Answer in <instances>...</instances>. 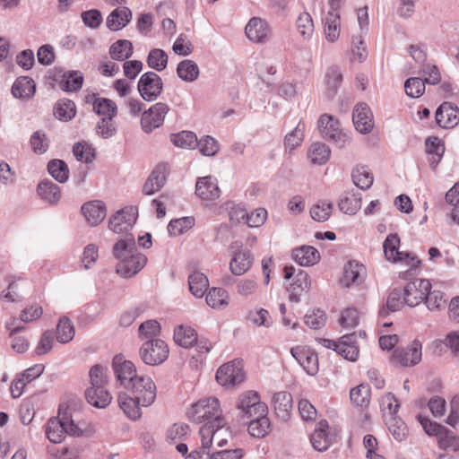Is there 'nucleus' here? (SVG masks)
Masks as SVG:
<instances>
[{
  "mask_svg": "<svg viewBox=\"0 0 459 459\" xmlns=\"http://www.w3.org/2000/svg\"><path fill=\"white\" fill-rule=\"evenodd\" d=\"M112 253L118 260L117 273L126 278L138 273L147 263L146 255L138 252L133 234L126 235L116 242Z\"/></svg>",
  "mask_w": 459,
  "mask_h": 459,
  "instance_id": "1",
  "label": "nucleus"
},
{
  "mask_svg": "<svg viewBox=\"0 0 459 459\" xmlns=\"http://www.w3.org/2000/svg\"><path fill=\"white\" fill-rule=\"evenodd\" d=\"M201 447L198 450H212V442L215 441L218 447L227 445L229 438H232V432L224 419L217 420V422L204 423L200 428Z\"/></svg>",
  "mask_w": 459,
  "mask_h": 459,
  "instance_id": "2",
  "label": "nucleus"
},
{
  "mask_svg": "<svg viewBox=\"0 0 459 459\" xmlns=\"http://www.w3.org/2000/svg\"><path fill=\"white\" fill-rule=\"evenodd\" d=\"M187 417L190 421L195 423L217 422V420L224 419L221 415L219 400L215 397L199 400L188 410Z\"/></svg>",
  "mask_w": 459,
  "mask_h": 459,
  "instance_id": "3",
  "label": "nucleus"
},
{
  "mask_svg": "<svg viewBox=\"0 0 459 459\" xmlns=\"http://www.w3.org/2000/svg\"><path fill=\"white\" fill-rule=\"evenodd\" d=\"M169 349L161 339H150L145 341L139 350L143 362L150 366L162 364L169 358Z\"/></svg>",
  "mask_w": 459,
  "mask_h": 459,
  "instance_id": "4",
  "label": "nucleus"
},
{
  "mask_svg": "<svg viewBox=\"0 0 459 459\" xmlns=\"http://www.w3.org/2000/svg\"><path fill=\"white\" fill-rule=\"evenodd\" d=\"M318 129L323 138L342 148L348 140V136L340 128L339 121L333 116L324 114L318 119Z\"/></svg>",
  "mask_w": 459,
  "mask_h": 459,
  "instance_id": "5",
  "label": "nucleus"
},
{
  "mask_svg": "<svg viewBox=\"0 0 459 459\" xmlns=\"http://www.w3.org/2000/svg\"><path fill=\"white\" fill-rule=\"evenodd\" d=\"M284 278L290 280L293 277V281L290 283L288 290L290 292L289 299L291 302H299L301 293L310 288V278L307 272L299 269L296 273L294 266L287 265L283 268Z\"/></svg>",
  "mask_w": 459,
  "mask_h": 459,
  "instance_id": "6",
  "label": "nucleus"
},
{
  "mask_svg": "<svg viewBox=\"0 0 459 459\" xmlns=\"http://www.w3.org/2000/svg\"><path fill=\"white\" fill-rule=\"evenodd\" d=\"M137 90L145 101H153L159 98L163 91V82L161 77L153 71L142 74L137 83Z\"/></svg>",
  "mask_w": 459,
  "mask_h": 459,
  "instance_id": "7",
  "label": "nucleus"
},
{
  "mask_svg": "<svg viewBox=\"0 0 459 459\" xmlns=\"http://www.w3.org/2000/svg\"><path fill=\"white\" fill-rule=\"evenodd\" d=\"M138 215V210L135 206H126L117 211L109 218L108 228L117 234L125 233L129 235L128 231L132 230Z\"/></svg>",
  "mask_w": 459,
  "mask_h": 459,
  "instance_id": "8",
  "label": "nucleus"
},
{
  "mask_svg": "<svg viewBox=\"0 0 459 459\" xmlns=\"http://www.w3.org/2000/svg\"><path fill=\"white\" fill-rule=\"evenodd\" d=\"M126 389L132 391L134 396L143 403V407H148L155 401L156 385L150 377L138 376Z\"/></svg>",
  "mask_w": 459,
  "mask_h": 459,
  "instance_id": "9",
  "label": "nucleus"
},
{
  "mask_svg": "<svg viewBox=\"0 0 459 459\" xmlns=\"http://www.w3.org/2000/svg\"><path fill=\"white\" fill-rule=\"evenodd\" d=\"M231 260L230 262V270L232 274L241 276L245 274L252 266L253 257L251 252L242 248V243L235 241L230 245Z\"/></svg>",
  "mask_w": 459,
  "mask_h": 459,
  "instance_id": "10",
  "label": "nucleus"
},
{
  "mask_svg": "<svg viewBox=\"0 0 459 459\" xmlns=\"http://www.w3.org/2000/svg\"><path fill=\"white\" fill-rule=\"evenodd\" d=\"M217 382L223 386H233L245 379L241 360H232L221 366L216 372Z\"/></svg>",
  "mask_w": 459,
  "mask_h": 459,
  "instance_id": "11",
  "label": "nucleus"
},
{
  "mask_svg": "<svg viewBox=\"0 0 459 459\" xmlns=\"http://www.w3.org/2000/svg\"><path fill=\"white\" fill-rule=\"evenodd\" d=\"M112 368L116 377L117 384L125 389L128 387L132 381L139 375L136 373L134 364L125 359L124 356L119 354L116 355L112 360Z\"/></svg>",
  "mask_w": 459,
  "mask_h": 459,
  "instance_id": "12",
  "label": "nucleus"
},
{
  "mask_svg": "<svg viewBox=\"0 0 459 459\" xmlns=\"http://www.w3.org/2000/svg\"><path fill=\"white\" fill-rule=\"evenodd\" d=\"M169 110L163 102H157L142 114L141 126L144 133L150 134L163 125L164 118Z\"/></svg>",
  "mask_w": 459,
  "mask_h": 459,
  "instance_id": "13",
  "label": "nucleus"
},
{
  "mask_svg": "<svg viewBox=\"0 0 459 459\" xmlns=\"http://www.w3.org/2000/svg\"><path fill=\"white\" fill-rule=\"evenodd\" d=\"M431 289V283L426 279H415L408 282L402 290L403 301L409 307H415L425 300L428 290Z\"/></svg>",
  "mask_w": 459,
  "mask_h": 459,
  "instance_id": "14",
  "label": "nucleus"
},
{
  "mask_svg": "<svg viewBox=\"0 0 459 459\" xmlns=\"http://www.w3.org/2000/svg\"><path fill=\"white\" fill-rule=\"evenodd\" d=\"M290 354L310 376L317 374L319 369L317 354L307 346H295L290 349Z\"/></svg>",
  "mask_w": 459,
  "mask_h": 459,
  "instance_id": "15",
  "label": "nucleus"
},
{
  "mask_svg": "<svg viewBox=\"0 0 459 459\" xmlns=\"http://www.w3.org/2000/svg\"><path fill=\"white\" fill-rule=\"evenodd\" d=\"M421 349L420 342L414 340L410 347L406 349H396L393 354V360L403 367L414 366L421 359Z\"/></svg>",
  "mask_w": 459,
  "mask_h": 459,
  "instance_id": "16",
  "label": "nucleus"
},
{
  "mask_svg": "<svg viewBox=\"0 0 459 459\" xmlns=\"http://www.w3.org/2000/svg\"><path fill=\"white\" fill-rule=\"evenodd\" d=\"M352 121L357 131L361 134L369 133L374 127L373 114L366 103H359L354 107Z\"/></svg>",
  "mask_w": 459,
  "mask_h": 459,
  "instance_id": "17",
  "label": "nucleus"
},
{
  "mask_svg": "<svg viewBox=\"0 0 459 459\" xmlns=\"http://www.w3.org/2000/svg\"><path fill=\"white\" fill-rule=\"evenodd\" d=\"M169 174V167L166 163L158 164L146 179L143 192L146 195H152L160 191L164 186Z\"/></svg>",
  "mask_w": 459,
  "mask_h": 459,
  "instance_id": "18",
  "label": "nucleus"
},
{
  "mask_svg": "<svg viewBox=\"0 0 459 459\" xmlns=\"http://www.w3.org/2000/svg\"><path fill=\"white\" fill-rule=\"evenodd\" d=\"M437 124L442 128H453L459 122V108L451 102L442 103L436 111Z\"/></svg>",
  "mask_w": 459,
  "mask_h": 459,
  "instance_id": "19",
  "label": "nucleus"
},
{
  "mask_svg": "<svg viewBox=\"0 0 459 459\" xmlns=\"http://www.w3.org/2000/svg\"><path fill=\"white\" fill-rule=\"evenodd\" d=\"M366 276L365 266L358 261H349L343 267L341 283L345 287L359 285Z\"/></svg>",
  "mask_w": 459,
  "mask_h": 459,
  "instance_id": "20",
  "label": "nucleus"
},
{
  "mask_svg": "<svg viewBox=\"0 0 459 459\" xmlns=\"http://www.w3.org/2000/svg\"><path fill=\"white\" fill-rule=\"evenodd\" d=\"M245 33L251 41L262 43L268 39L270 28L265 21L253 17L245 28Z\"/></svg>",
  "mask_w": 459,
  "mask_h": 459,
  "instance_id": "21",
  "label": "nucleus"
},
{
  "mask_svg": "<svg viewBox=\"0 0 459 459\" xmlns=\"http://www.w3.org/2000/svg\"><path fill=\"white\" fill-rule=\"evenodd\" d=\"M195 194L204 200L217 199L220 196L217 179L212 176L199 178L195 184Z\"/></svg>",
  "mask_w": 459,
  "mask_h": 459,
  "instance_id": "22",
  "label": "nucleus"
},
{
  "mask_svg": "<svg viewBox=\"0 0 459 459\" xmlns=\"http://www.w3.org/2000/svg\"><path fill=\"white\" fill-rule=\"evenodd\" d=\"M244 456V450L241 448L225 449L221 451L195 450L188 459H241Z\"/></svg>",
  "mask_w": 459,
  "mask_h": 459,
  "instance_id": "23",
  "label": "nucleus"
},
{
  "mask_svg": "<svg viewBox=\"0 0 459 459\" xmlns=\"http://www.w3.org/2000/svg\"><path fill=\"white\" fill-rule=\"evenodd\" d=\"M82 212L90 225L96 226L105 219L107 209L102 201L95 200L84 204Z\"/></svg>",
  "mask_w": 459,
  "mask_h": 459,
  "instance_id": "24",
  "label": "nucleus"
},
{
  "mask_svg": "<svg viewBox=\"0 0 459 459\" xmlns=\"http://www.w3.org/2000/svg\"><path fill=\"white\" fill-rule=\"evenodd\" d=\"M277 417L283 421L290 419L292 409V395L286 391L275 393L272 400Z\"/></svg>",
  "mask_w": 459,
  "mask_h": 459,
  "instance_id": "25",
  "label": "nucleus"
},
{
  "mask_svg": "<svg viewBox=\"0 0 459 459\" xmlns=\"http://www.w3.org/2000/svg\"><path fill=\"white\" fill-rule=\"evenodd\" d=\"M86 102L91 103L93 110L104 117H115L117 114L116 103L107 98H98L95 93L89 94L86 97Z\"/></svg>",
  "mask_w": 459,
  "mask_h": 459,
  "instance_id": "26",
  "label": "nucleus"
},
{
  "mask_svg": "<svg viewBox=\"0 0 459 459\" xmlns=\"http://www.w3.org/2000/svg\"><path fill=\"white\" fill-rule=\"evenodd\" d=\"M132 19V12L128 7H117L107 17V27L112 31L125 28Z\"/></svg>",
  "mask_w": 459,
  "mask_h": 459,
  "instance_id": "27",
  "label": "nucleus"
},
{
  "mask_svg": "<svg viewBox=\"0 0 459 459\" xmlns=\"http://www.w3.org/2000/svg\"><path fill=\"white\" fill-rule=\"evenodd\" d=\"M36 91V84L34 81L29 76L18 77L13 86L12 94L14 98L28 100L34 96Z\"/></svg>",
  "mask_w": 459,
  "mask_h": 459,
  "instance_id": "28",
  "label": "nucleus"
},
{
  "mask_svg": "<svg viewBox=\"0 0 459 459\" xmlns=\"http://www.w3.org/2000/svg\"><path fill=\"white\" fill-rule=\"evenodd\" d=\"M37 192L43 201L51 205L56 204L62 196L60 187L49 179L40 181Z\"/></svg>",
  "mask_w": 459,
  "mask_h": 459,
  "instance_id": "29",
  "label": "nucleus"
},
{
  "mask_svg": "<svg viewBox=\"0 0 459 459\" xmlns=\"http://www.w3.org/2000/svg\"><path fill=\"white\" fill-rule=\"evenodd\" d=\"M117 403L120 409L129 419L135 420L141 417L140 407L143 406V403L134 396L131 397L126 393H119Z\"/></svg>",
  "mask_w": 459,
  "mask_h": 459,
  "instance_id": "30",
  "label": "nucleus"
},
{
  "mask_svg": "<svg viewBox=\"0 0 459 459\" xmlns=\"http://www.w3.org/2000/svg\"><path fill=\"white\" fill-rule=\"evenodd\" d=\"M87 402L96 408H106L111 402L112 396L105 386H91L85 391Z\"/></svg>",
  "mask_w": 459,
  "mask_h": 459,
  "instance_id": "31",
  "label": "nucleus"
},
{
  "mask_svg": "<svg viewBox=\"0 0 459 459\" xmlns=\"http://www.w3.org/2000/svg\"><path fill=\"white\" fill-rule=\"evenodd\" d=\"M356 333L343 335L339 341L337 353L350 361H356L359 357V350L355 343Z\"/></svg>",
  "mask_w": 459,
  "mask_h": 459,
  "instance_id": "32",
  "label": "nucleus"
},
{
  "mask_svg": "<svg viewBox=\"0 0 459 459\" xmlns=\"http://www.w3.org/2000/svg\"><path fill=\"white\" fill-rule=\"evenodd\" d=\"M292 257L299 265L309 266L316 264L320 259L319 252L311 246H303L292 251Z\"/></svg>",
  "mask_w": 459,
  "mask_h": 459,
  "instance_id": "33",
  "label": "nucleus"
},
{
  "mask_svg": "<svg viewBox=\"0 0 459 459\" xmlns=\"http://www.w3.org/2000/svg\"><path fill=\"white\" fill-rule=\"evenodd\" d=\"M400 238L397 234H389L383 244L384 253L387 260L398 262L403 261L404 256H411L408 252H400L398 250Z\"/></svg>",
  "mask_w": 459,
  "mask_h": 459,
  "instance_id": "34",
  "label": "nucleus"
},
{
  "mask_svg": "<svg viewBox=\"0 0 459 459\" xmlns=\"http://www.w3.org/2000/svg\"><path fill=\"white\" fill-rule=\"evenodd\" d=\"M339 209L346 214H355L361 207V194L359 192H344L338 202Z\"/></svg>",
  "mask_w": 459,
  "mask_h": 459,
  "instance_id": "35",
  "label": "nucleus"
},
{
  "mask_svg": "<svg viewBox=\"0 0 459 459\" xmlns=\"http://www.w3.org/2000/svg\"><path fill=\"white\" fill-rule=\"evenodd\" d=\"M323 22L326 39L334 42L340 36V14L338 11H328Z\"/></svg>",
  "mask_w": 459,
  "mask_h": 459,
  "instance_id": "36",
  "label": "nucleus"
},
{
  "mask_svg": "<svg viewBox=\"0 0 459 459\" xmlns=\"http://www.w3.org/2000/svg\"><path fill=\"white\" fill-rule=\"evenodd\" d=\"M134 47L130 40L118 39L109 48V56L113 60L125 61L132 56Z\"/></svg>",
  "mask_w": 459,
  "mask_h": 459,
  "instance_id": "37",
  "label": "nucleus"
},
{
  "mask_svg": "<svg viewBox=\"0 0 459 459\" xmlns=\"http://www.w3.org/2000/svg\"><path fill=\"white\" fill-rule=\"evenodd\" d=\"M403 301V292L402 289L395 288L388 295L385 307L379 310V317L385 318L389 312H395L401 309Z\"/></svg>",
  "mask_w": 459,
  "mask_h": 459,
  "instance_id": "38",
  "label": "nucleus"
},
{
  "mask_svg": "<svg viewBox=\"0 0 459 459\" xmlns=\"http://www.w3.org/2000/svg\"><path fill=\"white\" fill-rule=\"evenodd\" d=\"M188 285L191 293L196 298H202L206 292L209 281L206 275L195 271L188 276Z\"/></svg>",
  "mask_w": 459,
  "mask_h": 459,
  "instance_id": "39",
  "label": "nucleus"
},
{
  "mask_svg": "<svg viewBox=\"0 0 459 459\" xmlns=\"http://www.w3.org/2000/svg\"><path fill=\"white\" fill-rule=\"evenodd\" d=\"M65 427L62 416L59 419L52 418L48 420L46 429V435L52 443L58 444L65 437Z\"/></svg>",
  "mask_w": 459,
  "mask_h": 459,
  "instance_id": "40",
  "label": "nucleus"
},
{
  "mask_svg": "<svg viewBox=\"0 0 459 459\" xmlns=\"http://www.w3.org/2000/svg\"><path fill=\"white\" fill-rule=\"evenodd\" d=\"M174 341L183 348H189L197 342V333L189 326L179 325L174 331Z\"/></svg>",
  "mask_w": 459,
  "mask_h": 459,
  "instance_id": "41",
  "label": "nucleus"
},
{
  "mask_svg": "<svg viewBox=\"0 0 459 459\" xmlns=\"http://www.w3.org/2000/svg\"><path fill=\"white\" fill-rule=\"evenodd\" d=\"M371 389L367 384H360L350 392V399L357 407H368L370 403Z\"/></svg>",
  "mask_w": 459,
  "mask_h": 459,
  "instance_id": "42",
  "label": "nucleus"
},
{
  "mask_svg": "<svg viewBox=\"0 0 459 459\" xmlns=\"http://www.w3.org/2000/svg\"><path fill=\"white\" fill-rule=\"evenodd\" d=\"M342 75L340 69L336 66L328 68L325 75L326 91L325 94L328 99H333L342 83Z\"/></svg>",
  "mask_w": 459,
  "mask_h": 459,
  "instance_id": "43",
  "label": "nucleus"
},
{
  "mask_svg": "<svg viewBox=\"0 0 459 459\" xmlns=\"http://www.w3.org/2000/svg\"><path fill=\"white\" fill-rule=\"evenodd\" d=\"M76 107L74 101L63 99L57 101L54 107L55 117L61 121H70L75 117Z\"/></svg>",
  "mask_w": 459,
  "mask_h": 459,
  "instance_id": "44",
  "label": "nucleus"
},
{
  "mask_svg": "<svg viewBox=\"0 0 459 459\" xmlns=\"http://www.w3.org/2000/svg\"><path fill=\"white\" fill-rule=\"evenodd\" d=\"M177 74L185 82H194L199 76V67L193 60L185 59L178 63Z\"/></svg>",
  "mask_w": 459,
  "mask_h": 459,
  "instance_id": "45",
  "label": "nucleus"
},
{
  "mask_svg": "<svg viewBox=\"0 0 459 459\" xmlns=\"http://www.w3.org/2000/svg\"><path fill=\"white\" fill-rule=\"evenodd\" d=\"M169 56L161 48H152L150 50L146 63L148 66L156 72H161L168 65Z\"/></svg>",
  "mask_w": 459,
  "mask_h": 459,
  "instance_id": "46",
  "label": "nucleus"
},
{
  "mask_svg": "<svg viewBox=\"0 0 459 459\" xmlns=\"http://www.w3.org/2000/svg\"><path fill=\"white\" fill-rule=\"evenodd\" d=\"M83 83V76L79 71H68L63 74L60 88L65 91H77Z\"/></svg>",
  "mask_w": 459,
  "mask_h": 459,
  "instance_id": "47",
  "label": "nucleus"
},
{
  "mask_svg": "<svg viewBox=\"0 0 459 459\" xmlns=\"http://www.w3.org/2000/svg\"><path fill=\"white\" fill-rule=\"evenodd\" d=\"M351 178L354 185L362 190L368 189L374 181L373 174L366 166L354 169L351 173Z\"/></svg>",
  "mask_w": 459,
  "mask_h": 459,
  "instance_id": "48",
  "label": "nucleus"
},
{
  "mask_svg": "<svg viewBox=\"0 0 459 459\" xmlns=\"http://www.w3.org/2000/svg\"><path fill=\"white\" fill-rule=\"evenodd\" d=\"M48 171L57 182L63 184L69 178V169L63 160L54 159L48 164Z\"/></svg>",
  "mask_w": 459,
  "mask_h": 459,
  "instance_id": "49",
  "label": "nucleus"
},
{
  "mask_svg": "<svg viewBox=\"0 0 459 459\" xmlns=\"http://www.w3.org/2000/svg\"><path fill=\"white\" fill-rule=\"evenodd\" d=\"M74 326L67 316L59 319L56 325V341L60 343H67L74 337Z\"/></svg>",
  "mask_w": 459,
  "mask_h": 459,
  "instance_id": "50",
  "label": "nucleus"
},
{
  "mask_svg": "<svg viewBox=\"0 0 459 459\" xmlns=\"http://www.w3.org/2000/svg\"><path fill=\"white\" fill-rule=\"evenodd\" d=\"M331 151L323 143H314L308 150V158L313 164H325L330 158Z\"/></svg>",
  "mask_w": 459,
  "mask_h": 459,
  "instance_id": "51",
  "label": "nucleus"
},
{
  "mask_svg": "<svg viewBox=\"0 0 459 459\" xmlns=\"http://www.w3.org/2000/svg\"><path fill=\"white\" fill-rule=\"evenodd\" d=\"M271 422L267 415L251 420L248 423V433L255 437L262 438L269 431Z\"/></svg>",
  "mask_w": 459,
  "mask_h": 459,
  "instance_id": "52",
  "label": "nucleus"
},
{
  "mask_svg": "<svg viewBox=\"0 0 459 459\" xmlns=\"http://www.w3.org/2000/svg\"><path fill=\"white\" fill-rule=\"evenodd\" d=\"M170 141L175 146L180 148L195 149L197 146V137L191 131H182L178 134H172Z\"/></svg>",
  "mask_w": 459,
  "mask_h": 459,
  "instance_id": "53",
  "label": "nucleus"
},
{
  "mask_svg": "<svg viewBox=\"0 0 459 459\" xmlns=\"http://www.w3.org/2000/svg\"><path fill=\"white\" fill-rule=\"evenodd\" d=\"M190 434L189 426L186 423L178 422L174 423L167 430V441L170 444H174L179 441L186 439Z\"/></svg>",
  "mask_w": 459,
  "mask_h": 459,
  "instance_id": "54",
  "label": "nucleus"
},
{
  "mask_svg": "<svg viewBox=\"0 0 459 459\" xmlns=\"http://www.w3.org/2000/svg\"><path fill=\"white\" fill-rule=\"evenodd\" d=\"M195 225V218L192 216L171 220L168 225V231L171 236H178L191 229Z\"/></svg>",
  "mask_w": 459,
  "mask_h": 459,
  "instance_id": "55",
  "label": "nucleus"
},
{
  "mask_svg": "<svg viewBox=\"0 0 459 459\" xmlns=\"http://www.w3.org/2000/svg\"><path fill=\"white\" fill-rule=\"evenodd\" d=\"M228 292L222 288H212L206 295L205 300L212 308H221L228 304Z\"/></svg>",
  "mask_w": 459,
  "mask_h": 459,
  "instance_id": "56",
  "label": "nucleus"
},
{
  "mask_svg": "<svg viewBox=\"0 0 459 459\" xmlns=\"http://www.w3.org/2000/svg\"><path fill=\"white\" fill-rule=\"evenodd\" d=\"M387 426L389 432L395 440L402 442L407 437L408 428L402 419L391 416L387 422Z\"/></svg>",
  "mask_w": 459,
  "mask_h": 459,
  "instance_id": "57",
  "label": "nucleus"
},
{
  "mask_svg": "<svg viewBox=\"0 0 459 459\" xmlns=\"http://www.w3.org/2000/svg\"><path fill=\"white\" fill-rule=\"evenodd\" d=\"M306 128V125L304 122L299 121L297 126L289 133L284 139V144L286 148L290 150H294L298 146L300 145L304 139V131Z\"/></svg>",
  "mask_w": 459,
  "mask_h": 459,
  "instance_id": "58",
  "label": "nucleus"
},
{
  "mask_svg": "<svg viewBox=\"0 0 459 459\" xmlns=\"http://www.w3.org/2000/svg\"><path fill=\"white\" fill-rule=\"evenodd\" d=\"M333 210V204L323 200L313 205L310 209V215L316 221H325L329 219Z\"/></svg>",
  "mask_w": 459,
  "mask_h": 459,
  "instance_id": "59",
  "label": "nucleus"
},
{
  "mask_svg": "<svg viewBox=\"0 0 459 459\" xmlns=\"http://www.w3.org/2000/svg\"><path fill=\"white\" fill-rule=\"evenodd\" d=\"M297 30L304 39H308L314 32L313 20L308 13H302L296 22Z\"/></svg>",
  "mask_w": 459,
  "mask_h": 459,
  "instance_id": "60",
  "label": "nucleus"
},
{
  "mask_svg": "<svg viewBox=\"0 0 459 459\" xmlns=\"http://www.w3.org/2000/svg\"><path fill=\"white\" fill-rule=\"evenodd\" d=\"M73 153L77 160L91 163L95 158L94 149L87 143H77L73 148Z\"/></svg>",
  "mask_w": 459,
  "mask_h": 459,
  "instance_id": "61",
  "label": "nucleus"
},
{
  "mask_svg": "<svg viewBox=\"0 0 459 459\" xmlns=\"http://www.w3.org/2000/svg\"><path fill=\"white\" fill-rule=\"evenodd\" d=\"M138 333L142 338L157 339L160 333V325L154 319L146 320L139 325Z\"/></svg>",
  "mask_w": 459,
  "mask_h": 459,
  "instance_id": "62",
  "label": "nucleus"
},
{
  "mask_svg": "<svg viewBox=\"0 0 459 459\" xmlns=\"http://www.w3.org/2000/svg\"><path fill=\"white\" fill-rule=\"evenodd\" d=\"M425 81L419 77L407 79L404 83L406 94L411 98L420 97L425 91Z\"/></svg>",
  "mask_w": 459,
  "mask_h": 459,
  "instance_id": "63",
  "label": "nucleus"
},
{
  "mask_svg": "<svg viewBox=\"0 0 459 459\" xmlns=\"http://www.w3.org/2000/svg\"><path fill=\"white\" fill-rule=\"evenodd\" d=\"M325 323V312L319 308L308 311L305 316V324L312 329H320Z\"/></svg>",
  "mask_w": 459,
  "mask_h": 459,
  "instance_id": "64",
  "label": "nucleus"
}]
</instances>
